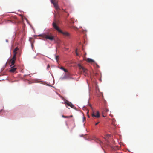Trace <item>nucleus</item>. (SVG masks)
I'll return each mask as SVG.
<instances>
[{"label": "nucleus", "mask_w": 153, "mask_h": 153, "mask_svg": "<svg viewBox=\"0 0 153 153\" xmlns=\"http://www.w3.org/2000/svg\"><path fill=\"white\" fill-rule=\"evenodd\" d=\"M53 27L59 32L62 33L64 36L66 37L69 38L70 34L67 31H63L60 30L57 26L56 23L53 22L52 24Z\"/></svg>", "instance_id": "f257e3e1"}, {"label": "nucleus", "mask_w": 153, "mask_h": 153, "mask_svg": "<svg viewBox=\"0 0 153 153\" xmlns=\"http://www.w3.org/2000/svg\"><path fill=\"white\" fill-rule=\"evenodd\" d=\"M39 36L45 38L46 39H49L51 41L54 39V37L51 35V33H50L40 35Z\"/></svg>", "instance_id": "f03ea898"}, {"label": "nucleus", "mask_w": 153, "mask_h": 153, "mask_svg": "<svg viewBox=\"0 0 153 153\" xmlns=\"http://www.w3.org/2000/svg\"><path fill=\"white\" fill-rule=\"evenodd\" d=\"M78 66L79 68V69L82 70L83 71L84 74L85 76H86V75L87 74V71H88V70H87V69H85V68L84 67L82 66L80 64H78Z\"/></svg>", "instance_id": "7ed1b4c3"}, {"label": "nucleus", "mask_w": 153, "mask_h": 153, "mask_svg": "<svg viewBox=\"0 0 153 153\" xmlns=\"http://www.w3.org/2000/svg\"><path fill=\"white\" fill-rule=\"evenodd\" d=\"M16 56L15 55H13L12 58L10 60V62L11 64V65H10V67L14 65L15 62L16 60Z\"/></svg>", "instance_id": "20e7f679"}, {"label": "nucleus", "mask_w": 153, "mask_h": 153, "mask_svg": "<svg viewBox=\"0 0 153 153\" xmlns=\"http://www.w3.org/2000/svg\"><path fill=\"white\" fill-rule=\"evenodd\" d=\"M91 115L92 117H95L97 118H98L100 117L99 112L98 111H97L96 113L93 111L91 114Z\"/></svg>", "instance_id": "39448f33"}, {"label": "nucleus", "mask_w": 153, "mask_h": 153, "mask_svg": "<svg viewBox=\"0 0 153 153\" xmlns=\"http://www.w3.org/2000/svg\"><path fill=\"white\" fill-rule=\"evenodd\" d=\"M51 2L53 4L56 9H58V5L56 0H51Z\"/></svg>", "instance_id": "423d86ee"}, {"label": "nucleus", "mask_w": 153, "mask_h": 153, "mask_svg": "<svg viewBox=\"0 0 153 153\" xmlns=\"http://www.w3.org/2000/svg\"><path fill=\"white\" fill-rule=\"evenodd\" d=\"M16 68L15 67V66L13 65V66L10 68L9 71L10 72L14 73L16 71Z\"/></svg>", "instance_id": "0eeeda50"}, {"label": "nucleus", "mask_w": 153, "mask_h": 153, "mask_svg": "<svg viewBox=\"0 0 153 153\" xmlns=\"http://www.w3.org/2000/svg\"><path fill=\"white\" fill-rule=\"evenodd\" d=\"M65 104H67L68 106L71 107V108H74V106L71 102H70L69 101H67L66 102H65Z\"/></svg>", "instance_id": "6e6552de"}, {"label": "nucleus", "mask_w": 153, "mask_h": 153, "mask_svg": "<svg viewBox=\"0 0 153 153\" xmlns=\"http://www.w3.org/2000/svg\"><path fill=\"white\" fill-rule=\"evenodd\" d=\"M69 76V74L68 73H65V75L63 77L61 78V79L62 80L64 79H67L68 77Z\"/></svg>", "instance_id": "1a4fd4ad"}, {"label": "nucleus", "mask_w": 153, "mask_h": 153, "mask_svg": "<svg viewBox=\"0 0 153 153\" xmlns=\"http://www.w3.org/2000/svg\"><path fill=\"white\" fill-rule=\"evenodd\" d=\"M19 50V49L16 47L13 51V55H15V56H16V55L17 53V51Z\"/></svg>", "instance_id": "9d476101"}, {"label": "nucleus", "mask_w": 153, "mask_h": 153, "mask_svg": "<svg viewBox=\"0 0 153 153\" xmlns=\"http://www.w3.org/2000/svg\"><path fill=\"white\" fill-rule=\"evenodd\" d=\"M19 50V49L16 47L13 51V55H15V56H16V55L17 53V51Z\"/></svg>", "instance_id": "9b49d317"}, {"label": "nucleus", "mask_w": 153, "mask_h": 153, "mask_svg": "<svg viewBox=\"0 0 153 153\" xmlns=\"http://www.w3.org/2000/svg\"><path fill=\"white\" fill-rule=\"evenodd\" d=\"M86 61L89 62H94V61L92 59L88 58L86 59Z\"/></svg>", "instance_id": "f8f14e48"}, {"label": "nucleus", "mask_w": 153, "mask_h": 153, "mask_svg": "<svg viewBox=\"0 0 153 153\" xmlns=\"http://www.w3.org/2000/svg\"><path fill=\"white\" fill-rule=\"evenodd\" d=\"M60 68L61 69L63 70L65 72H68V70L67 69H65V68H64L63 67H61Z\"/></svg>", "instance_id": "ddd939ff"}, {"label": "nucleus", "mask_w": 153, "mask_h": 153, "mask_svg": "<svg viewBox=\"0 0 153 153\" xmlns=\"http://www.w3.org/2000/svg\"><path fill=\"white\" fill-rule=\"evenodd\" d=\"M108 111H109V110L108 109L105 108L104 110V111H103L102 112H103L104 113V112H108Z\"/></svg>", "instance_id": "4468645a"}, {"label": "nucleus", "mask_w": 153, "mask_h": 153, "mask_svg": "<svg viewBox=\"0 0 153 153\" xmlns=\"http://www.w3.org/2000/svg\"><path fill=\"white\" fill-rule=\"evenodd\" d=\"M76 55L77 56H78L79 55V54L78 53V52H77V49H76Z\"/></svg>", "instance_id": "2eb2a0df"}, {"label": "nucleus", "mask_w": 153, "mask_h": 153, "mask_svg": "<svg viewBox=\"0 0 153 153\" xmlns=\"http://www.w3.org/2000/svg\"><path fill=\"white\" fill-rule=\"evenodd\" d=\"M62 117L63 118H68V116H64V115H62Z\"/></svg>", "instance_id": "dca6fc26"}, {"label": "nucleus", "mask_w": 153, "mask_h": 153, "mask_svg": "<svg viewBox=\"0 0 153 153\" xmlns=\"http://www.w3.org/2000/svg\"><path fill=\"white\" fill-rule=\"evenodd\" d=\"M102 116L104 117H106V115H105L104 114V113L103 112H102Z\"/></svg>", "instance_id": "f3484780"}, {"label": "nucleus", "mask_w": 153, "mask_h": 153, "mask_svg": "<svg viewBox=\"0 0 153 153\" xmlns=\"http://www.w3.org/2000/svg\"><path fill=\"white\" fill-rule=\"evenodd\" d=\"M58 58H59V56H56V60H57V59H58Z\"/></svg>", "instance_id": "a211bd4d"}, {"label": "nucleus", "mask_w": 153, "mask_h": 153, "mask_svg": "<svg viewBox=\"0 0 153 153\" xmlns=\"http://www.w3.org/2000/svg\"><path fill=\"white\" fill-rule=\"evenodd\" d=\"M73 117V115H71L69 116H68V118L71 117Z\"/></svg>", "instance_id": "6ab92c4d"}, {"label": "nucleus", "mask_w": 153, "mask_h": 153, "mask_svg": "<svg viewBox=\"0 0 153 153\" xmlns=\"http://www.w3.org/2000/svg\"><path fill=\"white\" fill-rule=\"evenodd\" d=\"M85 119H86L85 117H84L83 118V121H84V120H85Z\"/></svg>", "instance_id": "aec40b11"}, {"label": "nucleus", "mask_w": 153, "mask_h": 153, "mask_svg": "<svg viewBox=\"0 0 153 153\" xmlns=\"http://www.w3.org/2000/svg\"><path fill=\"white\" fill-rule=\"evenodd\" d=\"M99 123V122H97V123H96L95 124V125H98V124Z\"/></svg>", "instance_id": "412c9836"}, {"label": "nucleus", "mask_w": 153, "mask_h": 153, "mask_svg": "<svg viewBox=\"0 0 153 153\" xmlns=\"http://www.w3.org/2000/svg\"><path fill=\"white\" fill-rule=\"evenodd\" d=\"M50 67V66H49V65H48V66H47V68H49Z\"/></svg>", "instance_id": "4be33fe9"}, {"label": "nucleus", "mask_w": 153, "mask_h": 153, "mask_svg": "<svg viewBox=\"0 0 153 153\" xmlns=\"http://www.w3.org/2000/svg\"><path fill=\"white\" fill-rule=\"evenodd\" d=\"M13 12H9L8 13H12Z\"/></svg>", "instance_id": "5701e85b"}, {"label": "nucleus", "mask_w": 153, "mask_h": 153, "mask_svg": "<svg viewBox=\"0 0 153 153\" xmlns=\"http://www.w3.org/2000/svg\"><path fill=\"white\" fill-rule=\"evenodd\" d=\"M90 106L91 108V105H90Z\"/></svg>", "instance_id": "b1692460"}, {"label": "nucleus", "mask_w": 153, "mask_h": 153, "mask_svg": "<svg viewBox=\"0 0 153 153\" xmlns=\"http://www.w3.org/2000/svg\"><path fill=\"white\" fill-rule=\"evenodd\" d=\"M88 111L87 112V114H88Z\"/></svg>", "instance_id": "393cba45"}, {"label": "nucleus", "mask_w": 153, "mask_h": 153, "mask_svg": "<svg viewBox=\"0 0 153 153\" xmlns=\"http://www.w3.org/2000/svg\"><path fill=\"white\" fill-rule=\"evenodd\" d=\"M88 117H89V115H88Z\"/></svg>", "instance_id": "a878e982"}]
</instances>
